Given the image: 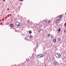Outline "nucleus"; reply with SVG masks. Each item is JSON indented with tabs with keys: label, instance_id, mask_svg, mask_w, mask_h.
I'll use <instances>...</instances> for the list:
<instances>
[{
	"label": "nucleus",
	"instance_id": "obj_19",
	"mask_svg": "<svg viewBox=\"0 0 66 66\" xmlns=\"http://www.w3.org/2000/svg\"><path fill=\"white\" fill-rule=\"evenodd\" d=\"M36 45H37V47H38L39 46H38V45L37 44Z\"/></svg>",
	"mask_w": 66,
	"mask_h": 66
},
{
	"label": "nucleus",
	"instance_id": "obj_15",
	"mask_svg": "<svg viewBox=\"0 0 66 66\" xmlns=\"http://www.w3.org/2000/svg\"><path fill=\"white\" fill-rule=\"evenodd\" d=\"M51 38H53V36H52V35H51Z\"/></svg>",
	"mask_w": 66,
	"mask_h": 66
},
{
	"label": "nucleus",
	"instance_id": "obj_2",
	"mask_svg": "<svg viewBox=\"0 0 66 66\" xmlns=\"http://www.w3.org/2000/svg\"><path fill=\"white\" fill-rule=\"evenodd\" d=\"M42 57H43V55L42 54L38 55L37 56V57L38 58H40Z\"/></svg>",
	"mask_w": 66,
	"mask_h": 66
},
{
	"label": "nucleus",
	"instance_id": "obj_10",
	"mask_svg": "<svg viewBox=\"0 0 66 66\" xmlns=\"http://www.w3.org/2000/svg\"><path fill=\"white\" fill-rule=\"evenodd\" d=\"M29 33H30V34H31V33H32V31L30 30L29 31Z\"/></svg>",
	"mask_w": 66,
	"mask_h": 66
},
{
	"label": "nucleus",
	"instance_id": "obj_16",
	"mask_svg": "<svg viewBox=\"0 0 66 66\" xmlns=\"http://www.w3.org/2000/svg\"><path fill=\"white\" fill-rule=\"evenodd\" d=\"M64 26H65V27H66V23H65L64 24Z\"/></svg>",
	"mask_w": 66,
	"mask_h": 66
},
{
	"label": "nucleus",
	"instance_id": "obj_6",
	"mask_svg": "<svg viewBox=\"0 0 66 66\" xmlns=\"http://www.w3.org/2000/svg\"><path fill=\"white\" fill-rule=\"evenodd\" d=\"M63 17V15H60L59 16V18H61Z\"/></svg>",
	"mask_w": 66,
	"mask_h": 66
},
{
	"label": "nucleus",
	"instance_id": "obj_23",
	"mask_svg": "<svg viewBox=\"0 0 66 66\" xmlns=\"http://www.w3.org/2000/svg\"><path fill=\"white\" fill-rule=\"evenodd\" d=\"M45 66H46V65H45Z\"/></svg>",
	"mask_w": 66,
	"mask_h": 66
},
{
	"label": "nucleus",
	"instance_id": "obj_21",
	"mask_svg": "<svg viewBox=\"0 0 66 66\" xmlns=\"http://www.w3.org/2000/svg\"><path fill=\"white\" fill-rule=\"evenodd\" d=\"M39 31H42V30H41V29H40L39 30Z\"/></svg>",
	"mask_w": 66,
	"mask_h": 66
},
{
	"label": "nucleus",
	"instance_id": "obj_14",
	"mask_svg": "<svg viewBox=\"0 0 66 66\" xmlns=\"http://www.w3.org/2000/svg\"><path fill=\"white\" fill-rule=\"evenodd\" d=\"M47 20H45L44 21L45 22H47Z\"/></svg>",
	"mask_w": 66,
	"mask_h": 66
},
{
	"label": "nucleus",
	"instance_id": "obj_3",
	"mask_svg": "<svg viewBox=\"0 0 66 66\" xmlns=\"http://www.w3.org/2000/svg\"><path fill=\"white\" fill-rule=\"evenodd\" d=\"M20 23L18 22H17L16 23V26L17 27H19L20 26Z\"/></svg>",
	"mask_w": 66,
	"mask_h": 66
},
{
	"label": "nucleus",
	"instance_id": "obj_11",
	"mask_svg": "<svg viewBox=\"0 0 66 66\" xmlns=\"http://www.w3.org/2000/svg\"><path fill=\"white\" fill-rule=\"evenodd\" d=\"M47 36L48 37H50V34H48L47 35Z\"/></svg>",
	"mask_w": 66,
	"mask_h": 66
},
{
	"label": "nucleus",
	"instance_id": "obj_1",
	"mask_svg": "<svg viewBox=\"0 0 66 66\" xmlns=\"http://www.w3.org/2000/svg\"><path fill=\"white\" fill-rule=\"evenodd\" d=\"M55 55L57 58H59L61 57V54L59 53H55Z\"/></svg>",
	"mask_w": 66,
	"mask_h": 66
},
{
	"label": "nucleus",
	"instance_id": "obj_17",
	"mask_svg": "<svg viewBox=\"0 0 66 66\" xmlns=\"http://www.w3.org/2000/svg\"><path fill=\"white\" fill-rule=\"evenodd\" d=\"M48 23H50V21H48Z\"/></svg>",
	"mask_w": 66,
	"mask_h": 66
},
{
	"label": "nucleus",
	"instance_id": "obj_20",
	"mask_svg": "<svg viewBox=\"0 0 66 66\" xmlns=\"http://www.w3.org/2000/svg\"><path fill=\"white\" fill-rule=\"evenodd\" d=\"M23 0H20V1H22Z\"/></svg>",
	"mask_w": 66,
	"mask_h": 66
},
{
	"label": "nucleus",
	"instance_id": "obj_7",
	"mask_svg": "<svg viewBox=\"0 0 66 66\" xmlns=\"http://www.w3.org/2000/svg\"><path fill=\"white\" fill-rule=\"evenodd\" d=\"M53 41L54 43H55V42H56V39H54L53 40Z\"/></svg>",
	"mask_w": 66,
	"mask_h": 66
},
{
	"label": "nucleus",
	"instance_id": "obj_8",
	"mask_svg": "<svg viewBox=\"0 0 66 66\" xmlns=\"http://www.w3.org/2000/svg\"><path fill=\"white\" fill-rule=\"evenodd\" d=\"M10 26L11 27V28H13V25L12 24H10Z\"/></svg>",
	"mask_w": 66,
	"mask_h": 66
},
{
	"label": "nucleus",
	"instance_id": "obj_5",
	"mask_svg": "<svg viewBox=\"0 0 66 66\" xmlns=\"http://www.w3.org/2000/svg\"><path fill=\"white\" fill-rule=\"evenodd\" d=\"M61 19H59L58 20H56V21H57V22H59L60 21Z\"/></svg>",
	"mask_w": 66,
	"mask_h": 66
},
{
	"label": "nucleus",
	"instance_id": "obj_9",
	"mask_svg": "<svg viewBox=\"0 0 66 66\" xmlns=\"http://www.w3.org/2000/svg\"><path fill=\"white\" fill-rule=\"evenodd\" d=\"M32 37H33V36H32V35H30V38H32Z\"/></svg>",
	"mask_w": 66,
	"mask_h": 66
},
{
	"label": "nucleus",
	"instance_id": "obj_12",
	"mask_svg": "<svg viewBox=\"0 0 66 66\" xmlns=\"http://www.w3.org/2000/svg\"><path fill=\"white\" fill-rule=\"evenodd\" d=\"M58 31H59V32H60L61 31V28H60L58 29Z\"/></svg>",
	"mask_w": 66,
	"mask_h": 66
},
{
	"label": "nucleus",
	"instance_id": "obj_18",
	"mask_svg": "<svg viewBox=\"0 0 66 66\" xmlns=\"http://www.w3.org/2000/svg\"><path fill=\"white\" fill-rule=\"evenodd\" d=\"M64 32H66V30H64Z\"/></svg>",
	"mask_w": 66,
	"mask_h": 66
},
{
	"label": "nucleus",
	"instance_id": "obj_4",
	"mask_svg": "<svg viewBox=\"0 0 66 66\" xmlns=\"http://www.w3.org/2000/svg\"><path fill=\"white\" fill-rule=\"evenodd\" d=\"M57 62L56 61H55V62H54L53 63V64L54 66H56L57 65Z\"/></svg>",
	"mask_w": 66,
	"mask_h": 66
},
{
	"label": "nucleus",
	"instance_id": "obj_13",
	"mask_svg": "<svg viewBox=\"0 0 66 66\" xmlns=\"http://www.w3.org/2000/svg\"><path fill=\"white\" fill-rule=\"evenodd\" d=\"M58 41H60L61 40V39L60 38H59L58 39Z\"/></svg>",
	"mask_w": 66,
	"mask_h": 66
},
{
	"label": "nucleus",
	"instance_id": "obj_22",
	"mask_svg": "<svg viewBox=\"0 0 66 66\" xmlns=\"http://www.w3.org/2000/svg\"><path fill=\"white\" fill-rule=\"evenodd\" d=\"M39 32H40L39 30Z\"/></svg>",
	"mask_w": 66,
	"mask_h": 66
}]
</instances>
